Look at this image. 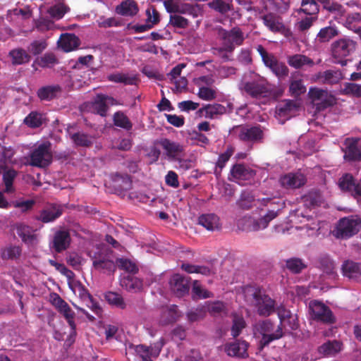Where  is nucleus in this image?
<instances>
[{
  "instance_id": "20",
  "label": "nucleus",
  "mask_w": 361,
  "mask_h": 361,
  "mask_svg": "<svg viewBox=\"0 0 361 361\" xmlns=\"http://www.w3.org/2000/svg\"><path fill=\"white\" fill-rule=\"evenodd\" d=\"M293 100L285 99L279 102L276 106V116L281 124L291 118Z\"/></svg>"
},
{
  "instance_id": "14",
  "label": "nucleus",
  "mask_w": 361,
  "mask_h": 361,
  "mask_svg": "<svg viewBox=\"0 0 361 361\" xmlns=\"http://www.w3.org/2000/svg\"><path fill=\"white\" fill-rule=\"evenodd\" d=\"M190 278L187 279L185 276L176 274H174L170 280V286L172 292L178 298H182L188 294L190 290Z\"/></svg>"
},
{
  "instance_id": "3",
  "label": "nucleus",
  "mask_w": 361,
  "mask_h": 361,
  "mask_svg": "<svg viewBox=\"0 0 361 361\" xmlns=\"http://www.w3.org/2000/svg\"><path fill=\"white\" fill-rule=\"evenodd\" d=\"M92 266L96 270H104L114 273L116 269L114 261L113 250L106 246L97 247L92 254H90Z\"/></svg>"
},
{
  "instance_id": "50",
  "label": "nucleus",
  "mask_w": 361,
  "mask_h": 361,
  "mask_svg": "<svg viewBox=\"0 0 361 361\" xmlns=\"http://www.w3.org/2000/svg\"><path fill=\"white\" fill-rule=\"evenodd\" d=\"M115 264L120 269H123L130 274H135L138 271L137 265L128 259L118 258Z\"/></svg>"
},
{
  "instance_id": "37",
  "label": "nucleus",
  "mask_w": 361,
  "mask_h": 361,
  "mask_svg": "<svg viewBox=\"0 0 361 361\" xmlns=\"http://www.w3.org/2000/svg\"><path fill=\"white\" fill-rule=\"evenodd\" d=\"M178 317V308L176 305H172L163 310L160 318V322L163 325H167L176 322Z\"/></svg>"
},
{
  "instance_id": "5",
  "label": "nucleus",
  "mask_w": 361,
  "mask_h": 361,
  "mask_svg": "<svg viewBox=\"0 0 361 361\" xmlns=\"http://www.w3.org/2000/svg\"><path fill=\"white\" fill-rule=\"evenodd\" d=\"M356 49V42L348 38H342L334 42L331 44V54L334 62L346 66L348 60L345 57L350 55Z\"/></svg>"
},
{
  "instance_id": "10",
  "label": "nucleus",
  "mask_w": 361,
  "mask_h": 361,
  "mask_svg": "<svg viewBox=\"0 0 361 361\" xmlns=\"http://www.w3.org/2000/svg\"><path fill=\"white\" fill-rule=\"evenodd\" d=\"M309 310L314 320L328 324H332L336 322V318L331 309L320 301H310L309 303Z\"/></svg>"
},
{
  "instance_id": "32",
  "label": "nucleus",
  "mask_w": 361,
  "mask_h": 361,
  "mask_svg": "<svg viewBox=\"0 0 361 361\" xmlns=\"http://www.w3.org/2000/svg\"><path fill=\"white\" fill-rule=\"evenodd\" d=\"M201 113L204 112V116L213 119L219 115H223L226 112V108L220 104H207L200 109Z\"/></svg>"
},
{
  "instance_id": "41",
  "label": "nucleus",
  "mask_w": 361,
  "mask_h": 361,
  "mask_svg": "<svg viewBox=\"0 0 361 361\" xmlns=\"http://www.w3.org/2000/svg\"><path fill=\"white\" fill-rule=\"evenodd\" d=\"M59 313L64 317V318L66 319L68 325L71 327L70 338L75 337V336H76V324L75 323V313L71 310L70 306H68L66 308L63 309Z\"/></svg>"
},
{
  "instance_id": "48",
  "label": "nucleus",
  "mask_w": 361,
  "mask_h": 361,
  "mask_svg": "<svg viewBox=\"0 0 361 361\" xmlns=\"http://www.w3.org/2000/svg\"><path fill=\"white\" fill-rule=\"evenodd\" d=\"M17 176V171L14 169H8L3 173V182L5 185L4 191L7 193L14 190L13 187V181Z\"/></svg>"
},
{
  "instance_id": "2",
  "label": "nucleus",
  "mask_w": 361,
  "mask_h": 361,
  "mask_svg": "<svg viewBox=\"0 0 361 361\" xmlns=\"http://www.w3.org/2000/svg\"><path fill=\"white\" fill-rule=\"evenodd\" d=\"M257 334L261 336L258 348L262 350L269 345L272 341L279 340L283 336V330L281 324L275 328L274 324L270 319H266L259 322L255 326Z\"/></svg>"
},
{
  "instance_id": "60",
  "label": "nucleus",
  "mask_w": 361,
  "mask_h": 361,
  "mask_svg": "<svg viewBox=\"0 0 361 361\" xmlns=\"http://www.w3.org/2000/svg\"><path fill=\"white\" fill-rule=\"evenodd\" d=\"M38 65L42 68L50 67L58 63V59L53 53H46L37 61Z\"/></svg>"
},
{
  "instance_id": "1",
  "label": "nucleus",
  "mask_w": 361,
  "mask_h": 361,
  "mask_svg": "<svg viewBox=\"0 0 361 361\" xmlns=\"http://www.w3.org/2000/svg\"><path fill=\"white\" fill-rule=\"evenodd\" d=\"M245 300L254 307L261 317H269L275 312L276 302L259 286H247L244 290Z\"/></svg>"
},
{
  "instance_id": "49",
  "label": "nucleus",
  "mask_w": 361,
  "mask_h": 361,
  "mask_svg": "<svg viewBox=\"0 0 361 361\" xmlns=\"http://www.w3.org/2000/svg\"><path fill=\"white\" fill-rule=\"evenodd\" d=\"M192 298L195 299H206L211 298L212 293L206 289H204L197 280L193 281L192 287Z\"/></svg>"
},
{
  "instance_id": "46",
  "label": "nucleus",
  "mask_w": 361,
  "mask_h": 361,
  "mask_svg": "<svg viewBox=\"0 0 361 361\" xmlns=\"http://www.w3.org/2000/svg\"><path fill=\"white\" fill-rule=\"evenodd\" d=\"M104 298L110 305H114L120 309H125L126 304L121 295L115 292H108L105 294Z\"/></svg>"
},
{
  "instance_id": "15",
  "label": "nucleus",
  "mask_w": 361,
  "mask_h": 361,
  "mask_svg": "<svg viewBox=\"0 0 361 361\" xmlns=\"http://www.w3.org/2000/svg\"><path fill=\"white\" fill-rule=\"evenodd\" d=\"M345 147L342 149L344 153L343 159L346 161H361V149L358 147V140L347 138L345 140Z\"/></svg>"
},
{
  "instance_id": "7",
  "label": "nucleus",
  "mask_w": 361,
  "mask_h": 361,
  "mask_svg": "<svg viewBox=\"0 0 361 361\" xmlns=\"http://www.w3.org/2000/svg\"><path fill=\"white\" fill-rule=\"evenodd\" d=\"M257 51L260 55L264 65L268 67L279 80L284 79L288 75L289 69L285 63L279 61L276 57L273 54L267 52L262 45H258L257 47Z\"/></svg>"
},
{
  "instance_id": "11",
  "label": "nucleus",
  "mask_w": 361,
  "mask_h": 361,
  "mask_svg": "<svg viewBox=\"0 0 361 361\" xmlns=\"http://www.w3.org/2000/svg\"><path fill=\"white\" fill-rule=\"evenodd\" d=\"M242 89L252 98L266 97L269 95L270 91L263 80H253L243 84Z\"/></svg>"
},
{
  "instance_id": "47",
  "label": "nucleus",
  "mask_w": 361,
  "mask_h": 361,
  "mask_svg": "<svg viewBox=\"0 0 361 361\" xmlns=\"http://www.w3.org/2000/svg\"><path fill=\"white\" fill-rule=\"evenodd\" d=\"M299 13L302 12L307 16H312L319 11L318 6L314 0H302L301 7L298 10Z\"/></svg>"
},
{
  "instance_id": "64",
  "label": "nucleus",
  "mask_w": 361,
  "mask_h": 361,
  "mask_svg": "<svg viewBox=\"0 0 361 361\" xmlns=\"http://www.w3.org/2000/svg\"><path fill=\"white\" fill-rule=\"evenodd\" d=\"M198 96L203 100L211 101L216 98V92L210 87H201L199 88Z\"/></svg>"
},
{
  "instance_id": "12",
  "label": "nucleus",
  "mask_w": 361,
  "mask_h": 361,
  "mask_svg": "<svg viewBox=\"0 0 361 361\" xmlns=\"http://www.w3.org/2000/svg\"><path fill=\"white\" fill-rule=\"evenodd\" d=\"M118 103L112 97L103 94H98L91 103V108L94 113L102 117L107 114L109 106L117 105Z\"/></svg>"
},
{
  "instance_id": "62",
  "label": "nucleus",
  "mask_w": 361,
  "mask_h": 361,
  "mask_svg": "<svg viewBox=\"0 0 361 361\" xmlns=\"http://www.w3.org/2000/svg\"><path fill=\"white\" fill-rule=\"evenodd\" d=\"M50 302L59 312L66 308L68 304L57 293L50 295Z\"/></svg>"
},
{
  "instance_id": "17",
  "label": "nucleus",
  "mask_w": 361,
  "mask_h": 361,
  "mask_svg": "<svg viewBox=\"0 0 361 361\" xmlns=\"http://www.w3.org/2000/svg\"><path fill=\"white\" fill-rule=\"evenodd\" d=\"M71 235L66 230H59L55 232L52 240V247L60 253L66 250L71 243Z\"/></svg>"
},
{
  "instance_id": "54",
  "label": "nucleus",
  "mask_w": 361,
  "mask_h": 361,
  "mask_svg": "<svg viewBox=\"0 0 361 361\" xmlns=\"http://www.w3.org/2000/svg\"><path fill=\"white\" fill-rule=\"evenodd\" d=\"M255 201L253 195L250 191H243L239 200L238 201V206L243 209H249L252 207V203Z\"/></svg>"
},
{
  "instance_id": "42",
  "label": "nucleus",
  "mask_w": 361,
  "mask_h": 361,
  "mask_svg": "<svg viewBox=\"0 0 361 361\" xmlns=\"http://www.w3.org/2000/svg\"><path fill=\"white\" fill-rule=\"evenodd\" d=\"M71 139L77 146L88 147L92 145V137L83 133H75L70 135Z\"/></svg>"
},
{
  "instance_id": "44",
  "label": "nucleus",
  "mask_w": 361,
  "mask_h": 361,
  "mask_svg": "<svg viewBox=\"0 0 361 361\" xmlns=\"http://www.w3.org/2000/svg\"><path fill=\"white\" fill-rule=\"evenodd\" d=\"M24 123L31 128L40 127L43 123V116L37 111H31L25 118Z\"/></svg>"
},
{
  "instance_id": "24",
  "label": "nucleus",
  "mask_w": 361,
  "mask_h": 361,
  "mask_svg": "<svg viewBox=\"0 0 361 361\" xmlns=\"http://www.w3.org/2000/svg\"><path fill=\"white\" fill-rule=\"evenodd\" d=\"M58 43L63 51L68 52L79 47L80 39L74 34L66 33L61 35Z\"/></svg>"
},
{
  "instance_id": "55",
  "label": "nucleus",
  "mask_w": 361,
  "mask_h": 361,
  "mask_svg": "<svg viewBox=\"0 0 361 361\" xmlns=\"http://www.w3.org/2000/svg\"><path fill=\"white\" fill-rule=\"evenodd\" d=\"M335 104V98L332 95L327 94L321 100L314 102V106L315 107L316 111H322L326 109L333 106Z\"/></svg>"
},
{
  "instance_id": "38",
  "label": "nucleus",
  "mask_w": 361,
  "mask_h": 361,
  "mask_svg": "<svg viewBox=\"0 0 361 361\" xmlns=\"http://www.w3.org/2000/svg\"><path fill=\"white\" fill-rule=\"evenodd\" d=\"M343 275L349 279H357L361 275V269L358 263L347 261L342 267Z\"/></svg>"
},
{
  "instance_id": "43",
  "label": "nucleus",
  "mask_w": 361,
  "mask_h": 361,
  "mask_svg": "<svg viewBox=\"0 0 361 361\" xmlns=\"http://www.w3.org/2000/svg\"><path fill=\"white\" fill-rule=\"evenodd\" d=\"M22 248L19 245H10L2 250L1 258L3 259L15 260L20 258Z\"/></svg>"
},
{
  "instance_id": "52",
  "label": "nucleus",
  "mask_w": 361,
  "mask_h": 361,
  "mask_svg": "<svg viewBox=\"0 0 361 361\" xmlns=\"http://www.w3.org/2000/svg\"><path fill=\"white\" fill-rule=\"evenodd\" d=\"M47 47V43L44 39L34 40L27 47V51L34 56L42 54Z\"/></svg>"
},
{
  "instance_id": "27",
  "label": "nucleus",
  "mask_w": 361,
  "mask_h": 361,
  "mask_svg": "<svg viewBox=\"0 0 361 361\" xmlns=\"http://www.w3.org/2000/svg\"><path fill=\"white\" fill-rule=\"evenodd\" d=\"M61 92V87L59 85H47L38 89L37 94L40 100L51 101Z\"/></svg>"
},
{
  "instance_id": "22",
  "label": "nucleus",
  "mask_w": 361,
  "mask_h": 361,
  "mask_svg": "<svg viewBox=\"0 0 361 361\" xmlns=\"http://www.w3.org/2000/svg\"><path fill=\"white\" fill-rule=\"evenodd\" d=\"M343 343L338 340L327 341L318 348V353L324 357H333L340 353Z\"/></svg>"
},
{
  "instance_id": "9",
  "label": "nucleus",
  "mask_w": 361,
  "mask_h": 361,
  "mask_svg": "<svg viewBox=\"0 0 361 361\" xmlns=\"http://www.w3.org/2000/svg\"><path fill=\"white\" fill-rule=\"evenodd\" d=\"M52 161L51 144L49 142H43L32 150L30 154V164L37 167H47Z\"/></svg>"
},
{
  "instance_id": "26",
  "label": "nucleus",
  "mask_w": 361,
  "mask_h": 361,
  "mask_svg": "<svg viewBox=\"0 0 361 361\" xmlns=\"http://www.w3.org/2000/svg\"><path fill=\"white\" fill-rule=\"evenodd\" d=\"M138 11L137 4L134 0L122 1L116 7V12L123 16H134Z\"/></svg>"
},
{
  "instance_id": "57",
  "label": "nucleus",
  "mask_w": 361,
  "mask_h": 361,
  "mask_svg": "<svg viewBox=\"0 0 361 361\" xmlns=\"http://www.w3.org/2000/svg\"><path fill=\"white\" fill-rule=\"evenodd\" d=\"M209 312L214 317L226 314V305L221 301H216L208 306Z\"/></svg>"
},
{
  "instance_id": "25",
  "label": "nucleus",
  "mask_w": 361,
  "mask_h": 361,
  "mask_svg": "<svg viewBox=\"0 0 361 361\" xmlns=\"http://www.w3.org/2000/svg\"><path fill=\"white\" fill-rule=\"evenodd\" d=\"M202 13L201 5L185 3L180 0L177 14H186L195 18Z\"/></svg>"
},
{
  "instance_id": "59",
  "label": "nucleus",
  "mask_w": 361,
  "mask_h": 361,
  "mask_svg": "<svg viewBox=\"0 0 361 361\" xmlns=\"http://www.w3.org/2000/svg\"><path fill=\"white\" fill-rule=\"evenodd\" d=\"M343 92L346 95L361 97V86L355 83L346 82L344 84Z\"/></svg>"
},
{
  "instance_id": "16",
  "label": "nucleus",
  "mask_w": 361,
  "mask_h": 361,
  "mask_svg": "<svg viewBox=\"0 0 361 361\" xmlns=\"http://www.w3.org/2000/svg\"><path fill=\"white\" fill-rule=\"evenodd\" d=\"M63 212L61 205L52 204L41 210L39 215L35 216V220L44 224L53 222L62 215Z\"/></svg>"
},
{
  "instance_id": "31",
  "label": "nucleus",
  "mask_w": 361,
  "mask_h": 361,
  "mask_svg": "<svg viewBox=\"0 0 361 361\" xmlns=\"http://www.w3.org/2000/svg\"><path fill=\"white\" fill-rule=\"evenodd\" d=\"M121 285L128 291L137 292L142 288V281L137 277L128 275L121 279Z\"/></svg>"
},
{
  "instance_id": "34",
  "label": "nucleus",
  "mask_w": 361,
  "mask_h": 361,
  "mask_svg": "<svg viewBox=\"0 0 361 361\" xmlns=\"http://www.w3.org/2000/svg\"><path fill=\"white\" fill-rule=\"evenodd\" d=\"M264 25L271 32H282L285 27L279 18L272 13H269L262 17Z\"/></svg>"
},
{
  "instance_id": "21",
  "label": "nucleus",
  "mask_w": 361,
  "mask_h": 361,
  "mask_svg": "<svg viewBox=\"0 0 361 361\" xmlns=\"http://www.w3.org/2000/svg\"><path fill=\"white\" fill-rule=\"evenodd\" d=\"M160 145L166 151V156L172 159H178V157L183 152V145L167 138L162 139L160 141Z\"/></svg>"
},
{
  "instance_id": "8",
  "label": "nucleus",
  "mask_w": 361,
  "mask_h": 361,
  "mask_svg": "<svg viewBox=\"0 0 361 361\" xmlns=\"http://www.w3.org/2000/svg\"><path fill=\"white\" fill-rule=\"evenodd\" d=\"M219 38L224 41V49L232 52L235 46H240L245 40L244 34L239 27H233L230 30H226L222 27L217 28Z\"/></svg>"
},
{
  "instance_id": "39",
  "label": "nucleus",
  "mask_w": 361,
  "mask_h": 361,
  "mask_svg": "<svg viewBox=\"0 0 361 361\" xmlns=\"http://www.w3.org/2000/svg\"><path fill=\"white\" fill-rule=\"evenodd\" d=\"M338 35L336 27L327 26L322 28L317 35V39L322 43L327 42Z\"/></svg>"
},
{
  "instance_id": "19",
  "label": "nucleus",
  "mask_w": 361,
  "mask_h": 361,
  "mask_svg": "<svg viewBox=\"0 0 361 361\" xmlns=\"http://www.w3.org/2000/svg\"><path fill=\"white\" fill-rule=\"evenodd\" d=\"M231 175L238 180H249L256 175L255 171L243 164H235L231 169Z\"/></svg>"
},
{
  "instance_id": "58",
  "label": "nucleus",
  "mask_w": 361,
  "mask_h": 361,
  "mask_svg": "<svg viewBox=\"0 0 361 361\" xmlns=\"http://www.w3.org/2000/svg\"><path fill=\"white\" fill-rule=\"evenodd\" d=\"M85 302H86V305L96 314L99 315L102 314V310L99 302L93 298L88 291H85Z\"/></svg>"
},
{
  "instance_id": "53",
  "label": "nucleus",
  "mask_w": 361,
  "mask_h": 361,
  "mask_svg": "<svg viewBox=\"0 0 361 361\" xmlns=\"http://www.w3.org/2000/svg\"><path fill=\"white\" fill-rule=\"evenodd\" d=\"M279 215V212L269 210L263 217L258 219L255 224L256 230L264 229L267 227L269 223Z\"/></svg>"
},
{
  "instance_id": "56",
  "label": "nucleus",
  "mask_w": 361,
  "mask_h": 361,
  "mask_svg": "<svg viewBox=\"0 0 361 361\" xmlns=\"http://www.w3.org/2000/svg\"><path fill=\"white\" fill-rule=\"evenodd\" d=\"M169 24L176 28L185 29L189 26L190 22L180 15L173 14L169 17Z\"/></svg>"
},
{
  "instance_id": "29",
  "label": "nucleus",
  "mask_w": 361,
  "mask_h": 361,
  "mask_svg": "<svg viewBox=\"0 0 361 361\" xmlns=\"http://www.w3.org/2000/svg\"><path fill=\"white\" fill-rule=\"evenodd\" d=\"M8 56L11 59L13 65H22L27 63L31 60L30 54L23 48H16L11 50Z\"/></svg>"
},
{
  "instance_id": "30",
  "label": "nucleus",
  "mask_w": 361,
  "mask_h": 361,
  "mask_svg": "<svg viewBox=\"0 0 361 361\" xmlns=\"http://www.w3.org/2000/svg\"><path fill=\"white\" fill-rule=\"evenodd\" d=\"M114 187L119 191H126L132 187V180L127 173H116L113 176Z\"/></svg>"
},
{
  "instance_id": "40",
  "label": "nucleus",
  "mask_w": 361,
  "mask_h": 361,
  "mask_svg": "<svg viewBox=\"0 0 361 361\" xmlns=\"http://www.w3.org/2000/svg\"><path fill=\"white\" fill-rule=\"evenodd\" d=\"M114 124L126 130H130L133 128V123L128 116L122 111H116L113 116Z\"/></svg>"
},
{
  "instance_id": "61",
  "label": "nucleus",
  "mask_w": 361,
  "mask_h": 361,
  "mask_svg": "<svg viewBox=\"0 0 361 361\" xmlns=\"http://www.w3.org/2000/svg\"><path fill=\"white\" fill-rule=\"evenodd\" d=\"M322 78L324 82L329 84H336L341 79V74L339 71L327 70L323 73Z\"/></svg>"
},
{
  "instance_id": "63",
  "label": "nucleus",
  "mask_w": 361,
  "mask_h": 361,
  "mask_svg": "<svg viewBox=\"0 0 361 361\" xmlns=\"http://www.w3.org/2000/svg\"><path fill=\"white\" fill-rule=\"evenodd\" d=\"M314 65L313 61L301 54H295V68H302L305 66L311 67Z\"/></svg>"
},
{
  "instance_id": "6",
  "label": "nucleus",
  "mask_w": 361,
  "mask_h": 361,
  "mask_svg": "<svg viewBox=\"0 0 361 361\" xmlns=\"http://www.w3.org/2000/svg\"><path fill=\"white\" fill-rule=\"evenodd\" d=\"M361 228V219L355 216L341 219L334 231L336 238L348 239L357 234Z\"/></svg>"
},
{
  "instance_id": "4",
  "label": "nucleus",
  "mask_w": 361,
  "mask_h": 361,
  "mask_svg": "<svg viewBox=\"0 0 361 361\" xmlns=\"http://www.w3.org/2000/svg\"><path fill=\"white\" fill-rule=\"evenodd\" d=\"M231 133L241 142L252 144L262 142L264 136L263 129L260 125L234 126L231 130Z\"/></svg>"
},
{
  "instance_id": "36",
  "label": "nucleus",
  "mask_w": 361,
  "mask_h": 361,
  "mask_svg": "<svg viewBox=\"0 0 361 361\" xmlns=\"http://www.w3.org/2000/svg\"><path fill=\"white\" fill-rule=\"evenodd\" d=\"M208 6L221 15H225L228 12L233 10V5L231 0H230L229 2H226L224 0H212L208 3Z\"/></svg>"
},
{
  "instance_id": "51",
  "label": "nucleus",
  "mask_w": 361,
  "mask_h": 361,
  "mask_svg": "<svg viewBox=\"0 0 361 361\" xmlns=\"http://www.w3.org/2000/svg\"><path fill=\"white\" fill-rule=\"evenodd\" d=\"M69 11V8L63 4H58L51 6L47 12L49 16L56 20L62 18Z\"/></svg>"
},
{
  "instance_id": "18",
  "label": "nucleus",
  "mask_w": 361,
  "mask_h": 361,
  "mask_svg": "<svg viewBox=\"0 0 361 361\" xmlns=\"http://www.w3.org/2000/svg\"><path fill=\"white\" fill-rule=\"evenodd\" d=\"M248 344L244 341H235L232 343H226L224 346V350L228 356L246 357L247 354Z\"/></svg>"
},
{
  "instance_id": "35",
  "label": "nucleus",
  "mask_w": 361,
  "mask_h": 361,
  "mask_svg": "<svg viewBox=\"0 0 361 361\" xmlns=\"http://www.w3.org/2000/svg\"><path fill=\"white\" fill-rule=\"evenodd\" d=\"M354 177L350 173L344 174L338 180V185L341 190L352 192L354 197H356Z\"/></svg>"
},
{
  "instance_id": "45",
  "label": "nucleus",
  "mask_w": 361,
  "mask_h": 361,
  "mask_svg": "<svg viewBox=\"0 0 361 361\" xmlns=\"http://www.w3.org/2000/svg\"><path fill=\"white\" fill-rule=\"evenodd\" d=\"M246 326L244 318L237 314H233V324L231 327V336L233 338L238 336L242 330Z\"/></svg>"
},
{
  "instance_id": "23",
  "label": "nucleus",
  "mask_w": 361,
  "mask_h": 361,
  "mask_svg": "<svg viewBox=\"0 0 361 361\" xmlns=\"http://www.w3.org/2000/svg\"><path fill=\"white\" fill-rule=\"evenodd\" d=\"M300 202L306 208L312 209L320 206L324 202V197L319 190H314L302 196Z\"/></svg>"
},
{
  "instance_id": "13",
  "label": "nucleus",
  "mask_w": 361,
  "mask_h": 361,
  "mask_svg": "<svg viewBox=\"0 0 361 361\" xmlns=\"http://www.w3.org/2000/svg\"><path fill=\"white\" fill-rule=\"evenodd\" d=\"M14 229L23 243L28 246L36 245L38 242V235L32 227L24 224L17 223Z\"/></svg>"
},
{
  "instance_id": "33",
  "label": "nucleus",
  "mask_w": 361,
  "mask_h": 361,
  "mask_svg": "<svg viewBox=\"0 0 361 361\" xmlns=\"http://www.w3.org/2000/svg\"><path fill=\"white\" fill-rule=\"evenodd\" d=\"M235 152L233 146L227 147L226 151L219 155L218 159L216 162L214 174L218 176H220L222 169L225 167L226 164L230 159Z\"/></svg>"
},
{
  "instance_id": "28",
  "label": "nucleus",
  "mask_w": 361,
  "mask_h": 361,
  "mask_svg": "<svg viewBox=\"0 0 361 361\" xmlns=\"http://www.w3.org/2000/svg\"><path fill=\"white\" fill-rule=\"evenodd\" d=\"M198 223L208 231L219 230L221 228L219 218L214 214L201 215L198 219Z\"/></svg>"
}]
</instances>
